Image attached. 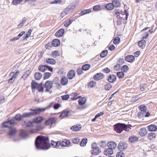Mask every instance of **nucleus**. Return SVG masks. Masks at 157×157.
<instances>
[{"instance_id": "1", "label": "nucleus", "mask_w": 157, "mask_h": 157, "mask_svg": "<svg viewBox=\"0 0 157 157\" xmlns=\"http://www.w3.org/2000/svg\"><path fill=\"white\" fill-rule=\"evenodd\" d=\"M49 142L48 137L39 136L35 140L36 147H50L51 145Z\"/></svg>"}, {"instance_id": "2", "label": "nucleus", "mask_w": 157, "mask_h": 157, "mask_svg": "<svg viewBox=\"0 0 157 157\" xmlns=\"http://www.w3.org/2000/svg\"><path fill=\"white\" fill-rule=\"evenodd\" d=\"M50 107V106H49L44 108H39L35 109H29V110L31 111V112H25L23 113L22 114V117L23 118H30L32 116H35L42 112H44L47 109H49Z\"/></svg>"}, {"instance_id": "3", "label": "nucleus", "mask_w": 157, "mask_h": 157, "mask_svg": "<svg viewBox=\"0 0 157 157\" xmlns=\"http://www.w3.org/2000/svg\"><path fill=\"white\" fill-rule=\"evenodd\" d=\"M22 115H21L20 114H16L14 117L8 119V121L7 122H4L3 123V126L6 128H12L13 127L11 126L12 124H17L18 121H20L22 119Z\"/></svg>"}, {"instance_id": "4", "label": "nucleus", "mask_w": 157, "mask_h": 157, "mask_svg": "<svg viewBox=\"0 0 157 157\" xmlns=\"http://www.w3.org/2000/svg\"><path fill=\"white\" fill-rule=\"evenodd\" d=\"M131 127L130 124L126 125L124 124L118 123L114 125V130L117 133H120L123 130L128 131V128Z\"/></svg>"}, {"instance_id": "5", "label": "nucleus", "mask_w": 157, "mask_h": 157, "mask_svg": "<svg viewBox=\"0 0 157 157\" xmlns=\"http://www.w3.org/2000/svg\"><path fill=\"white\" fill-rule=\"evenodd\" d=\"M150 115V113L148 111L140 112L138 114V116L140 119H142L145 117H148Z\"/></svg>"}, {"instance_id": "6", "label": "nucleus", "mask_w": 157, "mask_h": 157, "mask_svg": "<svg viewBox=\"0 0 157 157\" xmlns=\"http://www.w3.org/2000/svg\"><path fill=\"white\" fill-rule=\"evenodd\" d=\"M44 86L46 88L45 92H48L49 91V90L52 88L53 85L51 81H47L46 82Z\"/></svg>"}, {"instance_id": "7", "label": "nucleus", "mask_w": 157, "mask_h": 157, "mask_svg": "<svg viewBox=\"0 0 157 157\" xmlns=\"http://www.w3.org/2000/svg\"><path fill=\"white\" fill-rule=\"evenodd\" d=\"M75 5H74L72 4H71L65 8L64 9V10L65 11L66 13H69L73 11V9L75 8Z\"/></svg>"}, {"instance_id": "8", "label": "nucleus", "mask_w": 157, "mask_h": 157, "mask_svg": "<svg viewBox=\"0 0 157 157\" xmlns=\"http://www.w3.org/2000/svg\"><path fill=\"white\" fill-rule=\"evenodd\" d=\"M56 122L55 117L49 118L48 120L45 121V124L47 125H52Z\"/></svg>"}, {"instance_id": "9", "label": "nucleus", "mask_w": 157, "mask_h": 157, "mask_svg": "<svg viewBox=\"0 0 157 157\" xmlns=\"http://www.w3.org/2000/svg\"><path fill=\"white\" fill-rule=\"evenodd\" d=\"M70 144V142L68 140L64 139L62 141H59V144L58 146L59 147L61 146L62 147L67 146V145Z\"/></svg>"}, {"instance_id": "10", "label": "nucleus", "mask_w": 157, "mask_h": 157, "mask_svg": "<svg viewBox=\"0 0 157 157\" xmlns=\"http://www.w3.org/2000/svg\"><path fill=\"white\" fill-rule=\"evenodd\" d=\"M117 77L113 74L109 75L107 78L108 81L110 83H113L116 80Z\"/></svg>"}, {"instance_id": "11", "label": "nucleus", "mask_w": 157, "mask_h": 157, "mask_svg": "<svg viewBox=\"0 0 157 157\" xmlns=\"http://www.w3.org/2000/svg\"><path fill=\"white\" fill-rule=\"evenodd\" d=\"M104 77V75L101 73H99L95 75L94 76V79L97 81L103 78Z\"/></svg>"}, {"instance_id": "12", "label": "nucleus", "mask_w": 157, "mask_h": 157, "mask_svg": "<svg viewBox=\"0 0 157 157\" xmlns=\"http://www.w3.org/2000/svg\"><path fill=\"white\" fill-rule=\"evenodd\" d=\"M125 59L127 62L132 63L135 60V58L134 56L129 55L126 56L125 57Z\"/></svg>"}, {"instance_id": "13", "label": "nucleus", "mask_w": 157, "mask_h": 157, "mask_svg": "<svg viewBox=\"0 0 157 157\" xmlns=\"http://www.w3.org/2000/svg\"><path fill=\"white\" fill-rule=\"evenodd\" d=\"M104 153L106 155H111L113 153V149L112 148H108L104 150Z\"/></svg>"}, {"instance_id": "14", "label": "nucleus", "mask_w": 157, "mask_h": 157, "mask_svg": "<svg viewBox=\"0 0 157 157\" xmlns=\"http://www.w3.org/2000/svg\"><path fill=\"white\" fill-rule=\"evenodd\" d=\"M75 75V71L74 70H71L68 73L67 76L69 79H72Z\"/></svg>"}, {"instance_id": "15", "label": "nucleus", "mask_w": 157, "mask_h": 157, "mask_svg": "<svg viewBox=\"0 0 157 157\" xmlns=\"http://www.w3.org/2000/svg\"><path fill=\"white\" fill-rule=\"evenodd\" d=\"M64 30L63 29H61L58 30L55 33V36L58 37H61L63 34Z\"/></svg>"}, {"instance_id": "16", "label": "nucleus", "mask_w": 157, "mask_h": 157, "mask_svg": "<svg viewBox=\"0 0 157 157\" xmlns=\"http://www.w3.org/2000/svg\"><path fill=\"white\" fill-rule=\"evenodd\" d=\"M100 152L101 150L100 148H92V150L91 151V154L93 155H97Z\"/></svg>"}, {"instance_id": "17", "label": "nucleus", "mask_w": 157, "mask_h": 157, "mask_svg": "<svg viewBox=\"0 0 157 157\" xmlns=\"http://www.w3.org/2000/svg\"><path fill=\"white\" fill-rule=\"evenodd\" d=\"M121 14L122 16L125 15V17L123 18V17H121V19L123 20V21H126L127 20L129 14L127 12L126 10H124V12L121 11Z\"/></svg>"}, {"instance_id": "18", "label": "nucleus", "mask_w": 157, "mask_h": 157, "mask_svg": "<svg viewBox=\"0 0 157 157\" xmlns=\"http://www.w3.org/2000/svg\"><path fill=\"white\" fill-rule=\"evenodd\" d=\"M147 131L145 128H141L139 132L140 135L142 136H145L147 133Z\"/></svg>"}, {"instance_id": "19", "label": "nucleus", "mask_w": 157, "mask_h": 157, "mask_svg": "<svg viewBox=\"0 0 157 157\" xmlns=\"http://www.w3.org/2000/svg\"><path fill=\"white\" fill-rule=\"evenodd\" d=\"M12 127H13L12 128H10L9 130V132L8 134V135L10 136H11L13 135L16 132V130L15 128H13V124L11 125Z\"/></svg>"}, {"instance_id": "20", "label": "nucleus", "mask_w": 157, "mask_h": 157, "mask_svg": "<svg viewBox=\"0 0 157 157\" xmlns=\"http://www.w3.org/2000/svg\"><path fill=\"white\" fill-rule=\"evenodd\" d=\"M44 120V118L42 117H39L33 120V122L35 123H40Z\"/></svg>"}, {"instance_id": "21", "label": "nucleus", "mask_w": 157, "mask_h": 157, "mask_svg": "<svg viewBox=\"0 0 157 157\" xmlns=\"http://www.w3.org/2000/svg\"><path fill=\"white\" fill-rule=\"evenodd\" d=\"M119 148L120 152H118L117 155V157H124V153L122 151L124 150L126 148Z\"/></svg>"}, {"instance_id": "22", "label": "nucleus", "mask_w": 157, "mask_h": 157, "mask_svg": "<svg viewBox=\"0 0 157 157\" xmlns=\"http://www.w3.org/2000/svg\"><path fill=\"white\" fill-rule=\"evenodd\" d=\"M147 128L150 131L153 132L157 129V126L155 125L151 124L148 125L147 126Z\"/></svg>"}, {"instance_id": "23", "label": "nucleus", "mask_w": 157, "mask_h": 157, "mask_svg": "<svg viewBox=\"0 0 157 157\" xmlns=\"http://www.w3.org/2000/svg\"><path fill=\"white\" fill-rule=\"evenodd\" d=\"M138 45L142 49L144 48L146 45V41L144 39H142L138 42Z\"/></svg>"}, {"instance_id": "24", "label": "nucleus", "mask_w": 157, "mask_h": 157, "mask_svg": "<svg viewBox=\"0 0 157 157\" xmlns=\"http://www.w3.org/2000/svg\"><path fill=\"white\" fill-rule=\"evenodd\" d=\"M70 113L71 112L69 110L64 111L60 115L59 117L63 118L65 117H67Z\"/></svg>"}, {"instance_id": "25", "label": "nucleus", "mask_w": 157, "mask_h": 157, "mask_svg": "<svg viewBox=\"0 0 157 157\" xmlns=\"http://www.w3.org/2000/svg\"><path fill=\"white\" fill-rule=\"evenodd\" d=\"M81 128V126L80 124H77L71 127V129L75 131H78L80 130Z\"/></svg>"}, {"instance_id": "26", "label": "nucleus", "mask_w": 157, "mask_h": 157, "mask_svg": "<svg viewBox=\"0 0 157 157\" xmlns=\"http://www.w3.org/2000/svg\"><path fill=\"white\" fill-rule=\"evenodd\" d=\"M105 8L109 10H113L114 8V6L112 2V3H109L107 4L105 6Z\"/></svg>"}, {"instance_id": "27", "label": "nucleus", "mask_w": 157, "mask_h": 157, "mask_svg": "<svg viewBox=\"0 0 157 157\" xmlns=\"http://www.w3.org/2000/svg\"><path fill=\"white\" fill-rule=\"evenodd\" d=\"M52 44L54 47H58L60 44V41L59 39H55L53 40Z\"/></svg>"}, {"instance_id": "28", "label": "nucleus", "mask_w": 157, "mask_h": 157, "mask_svg": "<svg viewBox=\"0 0 157 157\" xmlns=\"http://www.w3.org/2000/svg\"><path fill=\"white\" fill-rule=\"evenodd\" d=\"M61 83L62 85L64 86L66 85L68 82V80L66 77H63L60 80Z\"/></svg>"}, {"instance_id": "29", "label": "nucleus", "mask_w": 157, "mask_h": 157, "mask_svg": "<svg viewBox=\"0 0 157 157\" xmlns=\"http://www.w3.org/2000/svg\"><path fill=\"white\" fill-rule=\"evenodd\" d=\"M20 135L23 138H26L28 136V133L27 131L22 130L21 132Z\"/></svg>"}, {"instance_id": "30", "label": "nucleus", "mask_w": 157, "mask_h": 157, "mask_svg": "<svg viewBox=\"0 0 157 157\" xmlns=\"http://www.w3.org/2000/svg\"><path fill=\"white\" fill-rule=\"evenodd\" d=\"M108 147H117V144L113 141H110L107 144Z\"/></svg>"}, {"instance_id": "31", "label": "nucleus", "mask_w": 157, "mask_h": 157, "mask_svg": "<svg viewBox=\"0 0 157 157\" xmlns=\"http://www.w3.org/2000/svg\"><path fill=\"white\" fill-rule=\"evenodd\" d=\"M112 3L114 5V7H119L121 6V3L119 0H113Z\"/></svg>"}, {"instance_id": "32", "label": "nucleus", "mask_w": 157, "mask_h": 157, "mask_svg": "<svg viewBox=\"0 0 157 157\" xmlns=\"http://www.w3.org/2000/svg\"><path fill=\"white\" fill-rule=\"evenodd\" d=\"M138 138L136 136H131L129 139V140L132 143H134L138 140Z\"/></svg>"}, {"instance_id": "33", "label": "nucleus", "mask_w": 157, "mask_h": 157, "mask_svg": "<svg viewBox=\"0 0 157 157\" xmlns=\"http://www.w3.org/2000/svg\"><path fill=\"white\" fill-rule=\"evenodd\" d=\"M42 75L39 72H36L34 75V77L36 80H40L42 77Z\"/></svg>"}, {"instance_id": "34", "label": "nucleus", "mask_w": 157, "mask_h": 157, "mask_svg": "<svg viewBox=\"0 0 157 157\" xmlns=\"http://www.w3.org/2000/svg\"><path fill=\"white\" fill-rule=\"evenodd\" d=\"M31 86L32 89H35L36 88L37 89L38 86V83L34 81H33L31 83Z\"/></svg>"}, {"instance_id": "35", "label": "nucleus", "mask_w": 157, "mask_h": 157, "mask_svg": "<svg viewBox=\"0 0 157 157\" xmlns=\"http://www.w3.org/2000/svg\"><path fill=\"white\" fill-rule=\"evenodd\" d=\"M38 70L43 72H44L46 70V65H40L38 67Z\"/></svg>"}, {"instance_id": "36", "label": "nucleus", "mask_w": 157, "mask_h": 157, "mask_svg": "<svg viewBox=\"0 0 157 157\" xmlns=\"http://www.w3.org/2000/svg\"><path fill=\"white\" fill-rule=\"evenodd\" d=\"M86 101V98L85 97H83L78 100V103L80 105H82L85 104Z\"/></svg>"}, {"instance_id": "37", "label": "nucleus", "mask_w": 157, "mask_h": 157, "mask_svg": "<svg viewBox=\"0 0 157 157\" xmlns=\"http://www.w3.org/2000/svg\"><path fill=\"white\" fill-rule=\"evenodd\" d=\"M139 108L140 110V112L147 111V108L146 106L144 105H141L139 106Z\"/></svg>"}, {"instance_id": "38", "label": "nucleus", "mask_w": 157, "mask_h": 157, "mask_svg": "<svg viewBox=\"0 0 157 157\" xmlns=\"http://www.w3.org/2000/svg\"><path fill=\"white\" fill-rule=\"evenodd\" d=\"M46 62L48 63L51 64H54L56 63L55 60L53 59L48 58L46 59Z\"/></svg>"}, {"instance_id": "39", "label": "nucleus", "mask_w": 157, "mask_h": 157, "mask_svg": "<svg viewBox=\"0 0 157 157\" xmlns=\"http://www.w3.org/2000/svg\"><path fill=\"white\" fill-rule=\"evenodd\" d=\"M87 139L85 138L83 139L80 143V145L82 147L84 146L87 143Z\"/></svg>"}, {"instance_id": "40", "label": "nucleus", "mask_w": 157, "mask_h": 157, "mask_svg": "<svg viewBox=\"0 0 157 157\" xmlns=\"http://www.w3.org/2000/svg\"><path fill=\"white\" fill-rule=\"evenodd\" d=\"M148 137L149 139L151 140L155 138L156 135L154 133L151 132L148 134Z\"/></svg>"}, {"instance_id": "41", "label": "nucleus", "mask_w": 157, "mask_h": 157, "mask_svg": "<svg viewBox=\"0 0 157 157\" xmlns=\"http://www.w3.org/2000/svg\"><path fill=\"white\" fill-rule=\"evenodd\" d=\"M90 66L89 64H86L83 65L82 67L83 70L87 71L88 70L90 67Z\"/></svg>"}, {"instance_id": "42", "label": "nucleus", "mask_w": 157, "mask_h": 157, "mask_svg": "<svg viewBox=\"0 0 157 157\" xmlns=\"http://www.w3.org/2000/svg\"><path fill=\"white\" fill-rule=\"evenodd\" d=\"M117 76L120 78H123L124 76V74L123 72H118L117 73Z\"/></svg>"}, {"instance_id": "43", "label": "nucleus", "mask_w": 157, "mask_h": 157, "mask_svg": "<svg viewBox=\"0 0 157 157\" xmlns=\"http://www.w3.org/2000/svg\"><path fill=\"white\" fill-rule=\"evenodd\" d=\"M101 6L100 5H96L93 7V10L94 11H98L101 10Z\"/></svg>"}, {"instance_id": "44", "label": "nucleus", "mask_w": 157, "mask_h": 157, "mask_svg": "<svg viewBox=\"0 0 157 157\" xmlns=\"http://www.w3.org/2000/svg\"><path fill=\"white\" fill-rule=\"evenodd\" d=\"M120 42V38L119 37H116L113 40V43L115 44H118Z\"/></svg>"}, {"instance_id": "45", "label": "nucleus", "mask_w": 157, "mask_h": 157, "mask_svg": "<svg viewBox=\"0 0 157 157\" xmlns=\"http://www.w3.org/2000/svg\"><path fill=\"white\" fill-rule=\"evenodd\" d=\"M96 83L94 81H91L90 82L88 85V87L92 88L96 85Z\"/></svg>"}, {"instance_id": "46", "label": "nucleus", "mask_w": 157, "mask_h": 157, "mask_svg": "<svg viewBox=\"0 0 157 157\" xmlns=\"http://www.w3.org/2000/svg\"><path fill=\"white\" fill-rule=\"evenodd\" d=\"M108 54V50H105L103 51L100 54V57L103 58L106 56Z\"/></svg>"}, {"instance_id": "47", "label": "nucleus", "mask_w": 157, "mask_h": 157, "mask_svg": "<svg viewBox=\"0 0 157 157\" xmlns=\"http://www.w3.org/2000/svg\"><path fill=\"white\" fill-rule=\"evenodd\" d=\"M51 75V74L49 72H45L44 73L43 78L46 79L49 78Z\"/></svg>"}, {"instance_id": "48", "label": "nucleus", "mask_w": 157, "mask_h": 157, "mask_svg": "<svg viewBox=\"0 0 157 157\" xmlns=\"http://www.w3.org/2000/svg\"><path fill=\"white\" fill-rule=\"evenodd\" d=\"M23 0H13L12 3L13 5H17L23 1Z\"/></svg>"}, {"instance_id": "49", "label": "nucleus", "mask_w": 157, "mask_h": 157, "mask_svg": "<svg viewBox=\"0 0 157 157\" xmlns=\"http://www.w3.org/2000/svg\"><path fill=\"white\" fill-rule=\"evenodd\" d=\"M51 82H52V83L53 85V84H58V83L59 82V78L57 77L53 79L52 81H51Z\"/></svg>"}, {"instance_id": "50", "label": "nucleus", "mask_w": 157, "mask_h": 157, "mask_svg": "<svg viewBox=\"0 0 157 157\" xmlns=\"http://www.w3.org/2000/svg\"><path fill=\"white\" fill-rule=\"evenodd\" d=\"M112 87V85L109 83H107L105 85V89L107 90H109Z\"/></svg>"}, {"instance_id": "51", "label": "nucleus", "mask_w": 157, "mask_h": 157, "mask_svg": "<svg viewBox=\"0 0 157 157\" xmlns=\"http://www.w3.org/2000/svg\"><path fill=\"white\" fill-rule=\"evenodd\" d=\"M73 21L72 20H70L67 21L64 24V25L66 27H67L70 25Z\"/></svg>"}, {"instance_id": "52", "label": "nucleus", "mask_w": 157, "mask_h": 157, "mask_svg": "<svg viewBox=\"0 0 157 157\" xmlns=\"http://www.w3.org/2000/svg\"><path fill=\"white\" fill-rule=\"evenodd\" d=\"M72 140L74 144H78L80 141V139L78 137H77L72 139Z\"/></svg>"}, {"instance_id": "53", "label": "nucleus", "mask_w": 157, "mask_h": 157, "mask_svg": "<svg viewBox=\"0 0 157 157\" xmlns=\"http://www.w3.org/2000/svg\"><path fill=\"white\" fill-rule=\"evenodd\" d=\"M24 124L25 125H26V127H30L33 125V123L31 121L27 122H25V121Z\"/></svg>"}, {"instance_id": "54", "label": "nucleus", "mask_w": 157, "mask_h": 157, "mask_svg": "<svg viewBox=\"0 0 157 157\" xmlns=\"http://www.w3.org/2000/svg\"><path fill=\"white\" fill-rule=\"evenodd\" d=\"M121 70L123 72H125L128 70V67L127 65H124L122 67Z\"/></svg>"}, {"instance_id": "55", "label": "nucleus", "mask_w": 157, "mask_h": 157, "mask_svg": "<svg viewBox=\"0 0 157 157\" xmlns=\"http://www.w3.org/2000/svg\"><path fill=\"white\" fill-rule=\"evenodd\" d=\"M51 144L52 146H54L55 147L57 146L58 147H59L58 146V144H59V141L55 142L53 140H52Z\"/></svg>"}, {"instance_id": "56", "label": "nucleus", "mask_w": 157, "mask_h": 157, "mask_svg": "<svg viewBox=\"0 0 157 157\" xmlns=\"http://www.w3.org/2000/svg\"><path fill=\"white\" fill-rule=\"evenodd\" d=\"M61 98L63 100H67L69 98V96L68 94H66L61 96Z\"/></svg>"}, {"instance_id": "57", "label": "nucleus", "mask_w": 157, "mask_h": 157, "mask_svg": "<svg viewBox=\"0 0 157 157\" xmlns=\"http://www.w3.org/2000/svg\"><path fill=\"white\" fill-rule=\"evenodd\" d=\"M62 2V0H54V1L51 2V4H60Z\"/></svg>"}, {"instance_id": "58", "label": "nucleus", "mask_w": 157, "mask_h": 157, "mask_svg": "<svg viewBox=\"0 0 157 157\" xmlns=\"http://www.w3.org/2000/svg\"><path fill=\"white\" fill-rule=\"evenodd\" d=\"M149 36V33L148 32H145L142 35L143 39H147Z\"/></svg>"}, {"instance_id": "59", "label": "nucleus", "mask_w": 157, "mask_h": 157, "mask_svg": "<svg viewBox=\"0 0 157 157\" xmlns=\"http://www.w3.org/2000/svg\"><path fill=\"white\" fill-rule=\"evenodd\" d=\"M100 147H105L106 146V144L105 141H101L99 144Z\"/></svg>"}, {"instance_id": "60", "label": "nucleus", "mask_w": 157, "mask_h": 157, "mask_svg": "<svg viewBox=\"0 0 157 157\" xmlns=\"http://www.w3.org/2000/svg\"><path fill=\"white\" fill-rule=\"evenodd\" d=\"M60 106V104L59 103H56L53 106V108L55 109H57Z\"/></svg>"}, {"instance_id": "61", "label": "nucleus", "mask_w": 157, "mask_h": 157, "mask_svg": "<svg viewBox=\"0 0 157 157\" xmlns=\"http://www.w3.org/2000/svg\"><path fill=\"white\" fill-rule=\"evenodd\" d=\"M82 70V68H78L77 70V73L78 75H81L83 73Z\"/></svg>"}, {"instance_id": "62", "label": "nucleus", "mask_w": 157, "mask_h": 157, "mask_svg": "<svg viewBox=\"0 0 157 157\" xmlns=\"http://www.w3.org/2000/svg\"><path fill=\"white\" fill-rule=\"evenodd\" d=\"M102 71L103 72H105V73H109V72H110V70L109 68L106 67V68H105L104 69H103L102 70Z\"/></svg>"}, {"instance_id": "63", "label": "nucleus", "mask_w": 157, "mask_h": 157, "mask_svg": "<svg viewBox=\"0 0 157 157\" xmlns=\"http://www.w3.org/2000/svg\"><path fill=\"white\" fill-rule=\"evenodd\" d=\"M49 148H36V150L37 151H40L42 150H46Z\"/></svg>"}, {"instance_id": "64", "label": "nucleus", "mask_w": 157, "mask_h": 157, "mask_svg": "<svg viewBox=\"0 0 157 157\" xmlns=\"http://www.w3.org/2000/svg\"><path fill=\"white\" fill-rule=\"evenodd\" d=\"M30 35L27 33L25 34L23 36V40H27L28 37L30 36Z\"/></svg>"}]
</instances>
